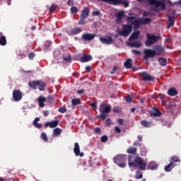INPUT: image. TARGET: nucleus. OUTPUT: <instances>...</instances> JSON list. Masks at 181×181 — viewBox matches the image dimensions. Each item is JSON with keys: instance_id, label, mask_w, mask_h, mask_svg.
Wrapping results in <instances>:
<instances>
[{"instance_id": "1", "label": "nucleus", "mask_w": 181, "mask_h": 181, "mask_svg": "<svg viewBox=\"0 0 181 181\" xmlns=\"http://www.w3.org/2000/svg\"><path fill=\"white\" fill-rule=\"evenodd\" d=\"M129 166L136 168L139 166L140 170H146L148 163L144 161V159L139 156H136L135 158L134 156H129L128 158Z\"/></svg>"}, {"instance_id": "2", "label": "nucleus", "mask_w": 181, "mask_h": 181, "mask_svg": "<svg viewBox=\"0 0 181 181\" xmlns=\"http://www.w3.org/2000/svg\"><path fill=\"white\" fill-rule=\"evenodd\" d=\"M99 111L101 112V114L98 116V118H100L103 119V121H105V118H107V114H110V112H111V106H105V104L102 103L100 105Z\"/></svg>"}, {"instance_id": "3", "label": "nucleus", "mask_w": 181, "mask_h": 181, "mask_svg": "<svg viewBox=\"0 0 181 181\" xmlns=\"http://www.w3.org/2000/svg\"><path fill=\"white\" fill-rule=\"evenodd\" d=\"M113 160L119 168H125V166H127V163H125V160H127V156L124 154H119L116 156L114 157Z\"/></svg>"}, {"instance_id": "4", "label": "nucleus", "mask_w": 181, "mask_h": 181, "mask_svg": "<svg viewBox=\"0 0 181 181\" xmlns=\"http://www.w3.org/2000/svg\"><path fill=\"white\" fill-rule=\"evenodd\" d=\"M146 41L145 42V45L146 47H151L155 43H157L158 40H159V36H156L155 35H151L148 33L146 35Z\"/></svg>"}, {"instance_id": "5", "label": "nucleus", "mask_w": 181, "mask_h": 181, "mask_svg": "<svg viewBox=\"0 0 181 181\" xmlns=\"http://www.w3.org/2000/svg\"><path fill=\"white\" fill-rule=\"evenodd\" d=\"M132 32V25H124L123 26V30H118L117 33L120 36H128Z\"/></svg>"}, {"instance_id": "6", "label": "nucleus", "mask_w": 181, "mask_h": 181, "mask_svg": "<svg viewBox=\"0 0 181 181\" xmlns=\"http://www.w3.org/2000/svg\"><path fill=\"white\" fill-rule=\"evenodd\" d=\"M144 60H148V59H153L156 56V52L153 49H144Z\"/></svg>"}, {"instance_id": "7", "label": "nucleus", "mask_w": 181, "mask_h": 181, "mask_svg": "<svg viewBox=\"0 0 181 181\" xmlns=\"http://www.w3.org/2000/svg\"><path fill=\"white\" fill-rule=\"evenodd\" d=\"M149 5H156V8H161L162 11L165 8V3L162 1L148 0Z\"/></svg>"}, {"instance_id": "8", "label": "nucleus", "mask_w": 181, "mask_h": 181, "mask_svg": "<svg viewBox=\"0 0 181 181\" xmlns=\"http://www.w3.org/2000/svg\"><path fill=\"white\" fill-rule=\"evenodd\" d=\"M140 76L142 77L144 81H155V76L148 74V72H141Z\"/></svg>"}, {"instance_id": "9", "label": "nucleus", "mask_w": 181, "mask_h": 181, "mask_svg": "<svg viewBox=\"0 0 181 181\" xmlns=\"http://www.w3.org/2000/svg\"><path fill=\"white\" fill-rule=\"evenodd\" d=\"M88 15H90V8L85 7L81 14V22H86V19L88 18Z\"/></svg>"}, {"instance_id": "10", "label": "nucleus", "mask_w": 181, "mask_h": 181, "mask_svg": "<svg viewBox=\"0 0 181 181\" xmlns=\"http://www.w3.org/2000/svg\"><path fill=\"white\" fill-rule=\"evenodd\" d=\"M13 99L16 103L22 100V92L20 90H14L13 91Z\"/></svg>"}, {"instance_id": "11", "label": "nucleus", "mask_w": 181, "mask_h": 181, "mask_svg": "<svg viewBox=\"0 0 181 181\" xmlns=\"http://www.w3.org/2000/svg\"><path fill=\"white\" fill-rule=\"evenodd\" d=\"M128 23H141L139 19H138V16L136 14H133L132 16L127 18Z\"/></svg>"}, {"instance_id": "12", "label": "nucleus", "mask_w": 181, "mask_h": 181, "mask_svg": "<svg viewBox=\"0 0 181 181\" xmlns=\"http://www.w3.org/2000/svg\"><path fill=\"white\" fill-rule=\"evenodd\" d=\"M74 152L76 156H80L81 158L84 156V153H80V145L78 143H74Z\"/></svg>"}, {"instance_id": "13", "label": "nucleus", "mask_w": 181, "mask_h": 181, "mask_svg": "<svg viewBox=\"0 0 181 181\" xmlns=\"http://www.w3.org/2000/svg\"><path fill=\"white\" fill-rule=\"evenodd\" d=\"M59 125V120H54L52 122H47L44 124V127L46 128L49 127V128H56Z\"/></svg>"}, {"instance_id": "14", "label": "nucleus", "mask_w": 181, "mask_h": 181, "mask_svg": "<svg viewBox=\"0 0 181 181\" xmlns=\"http://www.w3.org/2000/svg\"><path fill=\"white\" fill-rule=\"evenodd\" d=\"M148 112L151 117H160L162 114L156 107L153 108V110H150Z\"/></svg>"}, {"instance_id": "15", "label": "nucleus", "mask_w": 181, "mask_h": 181, "mask_svg": "<svg viewBox=\"0 0 181 181\" xmlns=\"http://www.w3.org/2000/svg\"><path fill=\"white\" fill-rule=\"evenodd\" d=\"M90 60H93V57L88 54H83L80 59L81 63H87L88 62H90Z\"/></svg>"}, {"instance_id": "16", "label": "nucleus", "mask_w": 181, "mask_h": 181, "mask_svg": "<svg viewBox=\"0 0 181 181\" xmlns=\"http://www.w3.org/2000/svg\"><path fill=\"white\" fill-rule=\"evenodd\" d=\"M100 40L103 45H111V43H112V37H100Z\"/></svg>"}, {"instance_id": "17", "label": "nucleus", "mask_w": 181, "mask_h": 181, "mask_svg": "<svg viewBox=\"0 0 181 181\" xmlns=\"http://www.w3.org/2000/svg\"><path fill=\"white\" fill-rule=\"evenodd\" d=\"M154 52H156V56L158 54V56L165 53V48L163 47L158 45L156 46L154 49Z\"/></svg>"}, {"instance_id": "18", "label": "nucleus", "mask_w": 181, "mask_h": 181, "mask_svg": "<svg viewBox=\"0 0 181 181\" xmlns=\"http://www.w3.org/2000/svg\"><path fill=\"white\" fill-rule=\"evenodd\" d=\"M83 40H93L94 37H95V35L94 34H89V33H85L82 36Z\"/></svg>"}, {"instance_id": "19", "label": "nucleus", "mask_w": 181, "mask_h": 181, "mask_svg": "<svg viewBox=\"0 0 181 181\" xmlns=\"http://www.w3.org/2000/svg\"><path fill=\"white\" fill-rule=\"evenodd\" d=\"M147 169H150L151 170H155V169H158V164L156 163V162L151 161L148 164Z\"/></svg>"}, {"instance_id": "20", "label": "nucleus", "mask_w": 181, "mask_h": 181, "mask_svg": "<svg viewBox=\"0 0 181 181\" xmlns=\"http://www.w3.org/2000/svg\"><path fill=\"white\" fill-rule=\"evenodd\" d=\"M47 98L42 96H40L38 98V104H39V107H40V108H43V107H45V103H46L47 101Z\"/></svg>"}, {"instance_id": "21", "label": "nucleus", "mask_w": 181, "mask_h": 181, "mask_svg": "<svg viewBox=\"0 0 181 181\" xmlns=\"http://www.w3.org/2000/svg\"><path fill=\"white\" fill-rule=\"evenodd\" d=\"M139 30L134 31L129 38V40H135L139 37Z\"/></svg>"}, {"instance_id": "22", "label": "nucleus", "mask_w": 181, "mask_h": 181, "mask_svg": "<svg viewBox=\"0 0 181 181\" xmlns=\"http://www.w3.org/2000/svg\"><path fill=\"white\" fill-rule=\"evenodd\" d=\"M168 95H170V97H175V95H177L178 92L177 91L176 88H171L168 90Z\"/></svg>"}, {"instance_id": "23", "label": "nucleus", "mask_w": 181, "mask_h": 181, "mask_svg": "<svg viewBox=\"0 0 181 181\" xmlns=\"http://www.w3.org/2000/svg\"><path fill=\"white\" fill-rule=\"evenodd\" d=\"M158 62L159 65L162 66L163 67H165V66L168 64V60L163 57L158 58Z\"/></svg>"}, {"instance_id": "24", "label": "nucleus", "mask_w": 181, "mask_h": 181, "mask_svg": "<svg viewBox=\"0 0 181 181\" xmlns=\"http://www.w3.org/2000/svg\"><path fill=\"white\" fill-rule=\"evenodd\" d=\"M38 81H34L28 83L29 87L33 90H37Z\"/></svg>"}, {"instance_id": "25", "label": "nucleus", "mask_w": 181, "mask_h": 181, "mask_svg": "<svg viewBox=\"0 0 181 181\" xmlns=\"http://www.w3.org/2000/svg\"><path fill=\"white\" fill-rule=\"evenodd\" d=\"M37 87H38V90H40V91H45V87H46V85L45 83L42 82V81H38Z\"/></svg>"}, {"instance_id": "26", "label": "nucleus", "mask_w": 181, "mask_h": 181, "mask_svg": "<svg viewBox=\"0 0 181 181\" xmlns=\"http://www.w3.org/2000/svg\"><path fill=\"white\" fill-rule=\"evenodd\" d=\"M128 46H129L130 47H138V48H139L142 46V45H141V43H139V42H129Z\"/></svg>"}, {"instance_id": "27", "label": "nucleus", "mask_w": 181, "mask_h": 181, "mask_svg": "<svg viewBox=\"0 0 181 181\" xmlns=\"http://www.w3.org/2000/svg\"><path fill=\"white\" fill-rule=\"evenodd\" d=\"M62 132V129L60 128H55L54 130H53V134H52V136H59V135H60Z\"/></svg>"}, {"instance_id": "28", "label": "nucleus", "mask_w": 181, "mask_h": 181, "mask_svg": "<svg viewBox=\"0 0 181 181\" xmlns=\"http://www.w3.org/2000/svg\"><path fill=\"white\" fill-rule=\"evenodd\" d=\"M81 28H72V30H71V35H78V33H81Z\"/></svg>"}, {"instance_id": "29", "label": "nucleus", "mask_w": 181, "mask_h": 181, "mask_svg": "<svg viewBox=\"0 0 181 181\" xmlns=\"http://www.w3.org/2000/svg\"><path fill=\"white\" fill-rule=\"evenodd\" d=\"M0 45L6 46V37L5 35L0 36Z\"/></svg>"}, {"instance_id": "30", "label": "nucleus", "mask_w": 181, "mask_h": 181, "mask_svg": "<svg viewBox=\"0 0 181 181\" xmlns=\"http://www.w3.org/2000/svg\"><path fill=\"white\" fill-rule=\"evenodd\" d=\"M124 66L126 67V69H132L133 64L131 63V59H127Z\"/></svg>"}, {"instance_id": "31", "label": "nucleus", "mask_w": 181, "mask_h": 181, "mask_svg": "<svg viewBox=\"0 0 181 181\" xmlns=\"http://www.w3.org/2000/svg\"><path fill=\"white\" fill-rule=\"evenodd\" d=\"M173 168H175V165L172 163H170L168 165L164 167V169L165 172H170Z\"/></svg>"}, {"instance_id": "32", "label": "nucleus", "mask_w": 181, "mask_h": 181, "mask_svg": "<svg viewBox=\"0 0 181 181\" xmlns=\"http://www.w3.org/2000/svg\"><path fill=\"white\" fill-rule=\"evenodd\" d=\"M124 16H125V15L124 14V12L122 11L119 12L118 13L116 14L117 21H118L119 22H121Z\"/></svg>"}, {"instance_id": "33", "label": "nucleus", "mask_w": 181, "mask_h": 181, "mask_svg": "<svg viewBox=\"0 0 181 181\" xmlns=\"http://www.w3.org/2000/svg\"><path fill=\"white\" fill-rule=\"evenodd\" d=\"M175 162H180L179 157H177V156H173L170 159V163H172L173 165L175 164Z\"/></svg>"}, {"instance_id": "34", "label": "nucleus", "mask_w": 181, "mask_h": 181, "mask_svg": "<svg viewBox=\"0 0 181 181\" xmlns=\"http://www.w3.org/2000/svg\"><path fill=\"white\" fill-rule=\"evenodd\" d=\"M127 153H131L132 155H135L136 153V147L129 148L127 151Z\"/></svg>"}, {"instance_id": "35", "label": "nucleus", "mask_w": 181, "mask_h": 181, "mask_svg": "<svg viewBox=\"0 0 181 181\" xmlns=\"http://www.w3.org/2000/svg\"><path fill=\"white\" fill-rule=\"evenodd\" d=\"M72 105H80L81 104V101L78 98H74L71 100Z\"/></svg>"}, {"instance_id": "36", "label": "nucleus", "mask_w": 181, "mask_h": 181, "mask_svg": "<svg viewBox=\"0 0 181 181\" xmlns=\"http://www.w3.org/2000/svg\"><path fill=\"white\" fill-rule=\"evenodd\" d=\"M141 125L145 127L146 128H149V127H151V122L143 120L141 122Z\"/></svg>"}, {"instance_id": "37", "label": "nucleus", "mask_w": 181, "mask_h": 181, "mask_svg": "<svg viewBox=\"0 0 181 181\" xmlns=\"http://www.w3.org/2000/svg\"><path fill=\"white\" fill-rule=\"evenodd\" d=\"M40 138L41 139H42V141H44V142H49V139L47 138V135L46 134V133L42 132Z\"/></svg>"}, {"instance_id": "38", "label": "nucleus", "mask_w": 181, "mask_h": 181, "mask_svg": "<svg viewBox=\"0 0 181 181\" xmlns=\"http://www.w3.org/2000/svg\"><path fill=\"white\" fill-rule=\"evenodd\" d=\"M136 179H142L144 177V175H142V172L140 170L136 171V175H135Z\"/></svg>"}, {"instance_id": "39", "label": "nucleus", "mask_w": 181, "mask_h": 181, "mask_svg": "<svg viewBox=\"0 0 181 181\" xmlns=\"http://www.w3.org/2000/svg\"><path fill=\"white\" fill-rule=\"evenodd\" d=\"M78 12V8L76 6H72L71 8V13H77Z\"/></svg>"}, {"instance_id": "40", "label": "nucleus", "mask_w": 181, "mask_h": 181, "mask_svg": "<svg viewBox=\"0 0 181 181\" xmlns=\"http://www.w3.org/2000/svg\"><path fill=\"white\" fill-rule=\"evenodd\" d=\"M100 141H101V142H107V141H108V136L107 135H103L100 138Z\"/></svg>"}, {"instance_id": "41", "label": "nucleus", "mask_w": 181, "mask_h": 181, "mask_svg": "<svg viewBox=\"0 0 181 181\" xmlns=\"http://www.w3.org/2000/svg\"><path fill=\"white\" fill-rule=\"evenodd\" d=\"M58 110L59 112H61V114H64V112L67 111V109L64 107H59Z\"/></svg>"}, {"instance_id": "42", "label": "nucleus", "mask_w": 181, "mask_h": 181, "mask_svg": "<svg viewBox=\"0 0 181 181\" xmlns=\"http://www.w3.org/2000/svg\"><path fill=\"white\" fill-rule=\"evenodd\" d=\"M152 22V20L151 18H146L143 20L142 23H151Z\"/></svg>"}, {"instance_id": "43", "label": "nucleus", "mask_w": 181, "mask_h": 181, "mask_svg": "<svg viewBox=\"0 0 181 181\" xmlns=\"http://www.w3.org/2000/svg\"><path fill=\"white\" fill-rule=\"evenodd\" d=\"M35 56H36V54L33 52H31L28 54V58L30 59V60H33Z\"/></svg>"}, {"instance_id": "44", "label": "nucleus", "mask_w": 181, "mask_h": 181, "mask_svg": "<svg viewBox=\"0 0 181 181\" xmlns=\"http://www.w3.org/2000/svg\"><path fill=\"white\" fill-rule=\"evenodd\" d=\"M132 52L134 54H137L138 56H141V51H138L136 49H132Z\"/></svg>"}, {"instance_id": "45", "label": "nucleus", "mask_w": 181, "mask_h": 181, "mask_svg": "<svg viewBox=\"0 0 181 181\" xmlns=\"http://www.w3.org/2000/svg\"><path fill=\"white\" fill-rule=\"evenodd\" d=\"M64 60L68 63H71V57H64Z\"/></svg>"}, {"instance_id": "46", "label": "nucleus", "mask_w": 181, "mask_h": 181, "mask_svg": "<svg viewBox=\"0 0 181 181\" xmlns=\"http://www.w3.org/2000/svg\"><path fill=\"white\" fill-rule=\"evenodd\" d=\"M168 21L170 23H175V16H172V17L169 16Z\"/></svg>"}, {"instance_id": "47", "label": "nucleus", "mask_w": 181, "mask_h": 181, "mask_svg": "<svg viewBox=\"0 0 181 181\" xmlns=\"http://www.w3.org/2000/svg\"><path fill=\"white\" fill-rule=\"evenodd\" d=\"M52 46V42H47L45 45V49H49Z\"/></svg>"}, {"instance_id": "48", "label": "nucleus", "mask_w": 181, "mask_h": 181, "mask_svg": "<svg viewBox=\"0 0 181 181\" xmlns=\"http://www.w3.org/2000/svg\"><path fill=\"white\" fill-rule=\"evenodd\" d=\"M100 11H95L92 13L93 16H100Z\"/></svg>"}, {"instance_id": "49", "label": "nucleus", "mask_w": 181, "mask_h": 181, "mask_svg": "<svg viewBox=\"0 0 181 181\" xmlns=\"http://www.w3.org/2000/svg\"><path fill=\"white\" fill-rule=\"evenodd\" d=\"M95 134H100L101 132V129L100 127H95L94 129Z\"/></svg>"}, {"instance_id": "50", "label": "nucleus", "mask_w": 181, "mask_h": 181, "mask_svg": "<svg viewBox=\"0 0 181 181\" xmlns=\"http://www.w3.org/2000/svg\"><path fill=\"white\" fill-rule=\"evenodd\" d=\"M90 107H92V108L95 110H97V103H92L90 104Z\"/></svg>"}, {"instance_id": "51", "label": "nucleus", "mask_w": 181, "mask_h": 181, "mask_svg": "<svg viewBox=\"0 0 181 181\" xmlns=\"http://www.w3.org/2000/svg\"><path fill=\"white\" fill-rule=\"evenodd\" d=\"M115 132H117V134H121V129L119 128V127H115Z\"/></svg>"}, {"instance_id": "52", "label": "nucleus", "mask_w": 181, "mask_h": 181, "mask_svg": "<svg viewBox=\"0 0 181 181\" xmlns=\"http://www.w3.org/2000/svg\"><path fill=\"white\" fill-rule=\"evenodd\" d=\"M125 100H126L127 103H131V101H132V98H131V96L128 95L125 98Z\"/></svg>"}, {"instance_id": "53", "label": "nucleus", "mask_w": 181, "mask_h": 181, "mask_svg": "<svg viewBox=\"0 0 181 181\" xmlns=\"http://www.w3.org/2000/svg\"><path fill=\"white\" fill-rule=\"evenodd\" d=\"M56 8H57V6H52L49 8L50 12H54L56 11Z\"/></svg>"}, {"instance_id": "54", "label": "nucleus", "mask_w": 181, "mask_h": 181, "mask_svg": "<svg viewBox=\"0 0 181 181\" xmlns=\"http://www.w3.org/2000/svg\"><path fill=\"white\" fill-rule=\"evenodd\" d=\"M118 70V66H114L112 71L110 72V74H114L115 71Z\"/></svg>"}, {"instance_id": "55", "label": "nucleus", "mask_w": 181, "mask_h": 181, "mask_svg": "<svg viewBox=\"0 0 181 181\" xmlns=\"http://www.w3.org/2000/svg\"><path fill=\"white\" fill-rule=\"evenodd\" d=\"M105 124H106L107 127H110V125H111V119H107Z\"/></svg>"}, {"instance_id": "56", "label": "nucleus", "mask_w": 181, "mask_h": 181, "mask_svg": "<svg viewBox=\"0 0 181 181\" xmlns=\"http://www.w3.org/2000/svg\"><path fill=\"white\" fill-rule=\"evenodd\" d=\"M134 146H141V143H139V141H134L133 144Z\"/></svg>"}, {"instance_id": "57", "label": "nucleus", "mask_w": 181, "mask_h": 181, "mask_svg": "<svg viewBox=\"0 0 181 181\" xmlns=\"http://www.w3.org/2000/svg\"><path fill=\"white\" fill-rule=\"evenodd\" d=\"M34 126L36 127V128H42V127H43V125L40 123H37V124H35Z\"/></svg>"}, {"instance_id": "58", "label": "nucleus", "mask_w": 181, "mask_h": 181, "mask_svg": "<svg viewBox=\"0 0 181 181\" xmlns=\"http://www.w3.org/2000/svg\"><path fill=\"white\" fill-rule=\"evenodd\" d=\"M39 121H40V118L39 117H35V119L33 121V124H37V122H39Z\"/></svg>"}, {"instance_id": "59", "label": "nucleus", "mask_w": 181, "mask_h": 181, "mask_svg": "<svg viewBox=\"0 0 181 181\" xmlns=\"http://www.w3.org/2000/svg\"><path fill=\"white\" fill-rule=\"evenodd\" d=\"M86 71L88 73H90V71H91V66H87L86 67Z\"/></svg>"}, {"instance_id": "60", "label": "nucleus", "mask_w": 181, "mask_h": 181, "mask_svg": "<svg viewBox=\"0 0 181 181\" xmlns=\"http://www.w3.org/2000/svg\"><path fill=\"white\" fill-rule=\"evenodd\" d=\"M118 124L119 125H124V120L122 119H118Z\"/></svg>"}, {"instance_id": "61", "label": "nucleus", "mask_w": 181, "mask_h": 181, "mask_svg": "<svg viewBox=\"0 0 181 181\" xmlns=\"http://www.w3.org/2000/svg\"><path fill=\"white\" fill-rule=\"evenodd\" d=\"M47 100V101H49V103H52L53 101V97L48 96Z\"/></svg>"}, {"instance_id": "62", "label": "nucleus", "mask_w": 181, "mask_h": 181, "mask_svg": "<svg viewBox=\"0 0 181 181\" xmlns=\"http://www.w3.org/2000/svg\"><path fill=\"white\" fill-rule=\"evenodd\" d=\"M141 156H146V150L141 151Z\"/></svg>"}, {"instance_id": "63", "label": "nucleus", "mask_w": 181, "mask_h": 181, "mask_svg": "<svg viewBox=\"0 0 181 181\" xmlns=\"http://www.w3.org/2000/svg\"><path fill=\"white\" fill-rule=\"evenodd\" d=\"M84 89H81L77 91V94H84Z\"/></svg>"}, {"instance_id": "64", "label": "nucleus", "mask_w": 181, "mask_h": 181, "mask_svg": "<svg viewBox=\"0 0 181 181\" xmlns=\"http://www.w3.org/2000/svg\"><path fill=\"white\" fill-rule=\"evenodd\" d=\"M49 115V110L44 111V117H47Z\"/></svg>"}]
</instances>
